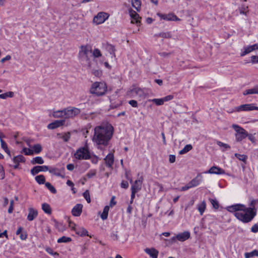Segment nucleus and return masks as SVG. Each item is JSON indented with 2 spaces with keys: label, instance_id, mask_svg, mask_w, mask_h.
<instances>
[{
  "label": "nucleus",
  "instance_id": "f704fd0d",
  "mask_svg": "<svg viewBox=\"0 0 258 258\" xmlns=\"http://www.w3.org/2000/svg\"><path fill=\"white\" fill-rule=\"evenodd\" d=\"M33 153L34 152L35 154H39L40 153L42 150L41 145L39 144H35L32 147Z\"/></svg>",
  "mask_w": 258,
  "mask_h": 258
},
{
  "label": "nucleus",
  "instance_id": "cd10ccee",
  "mask_svg": "<svg viewBox=\"0 0 258 258\" xmlns=\"http://www.w3.org/2000/svg\"><path fill=\"white\" fill-rule=\"evenodd\" d=\"M49 172L57 176H60L63 177V175L61 174L60 170L57 168H51L50 169H48Z\"/></svg>",
  "mask_w": 258,
  "mask_h": 258
},
{
  "label": "nucleus",
  "instance_id": "72a5a7b5",
  "mask_svg": "<svg viewBox=\"0 0 258 258\" xmlns=\"http://www.w3.org/2000/svg\"><path fill=\"white\" fill-rule=\"evenodd\" d=\"M244 256L245 258H250L254 256H258V250L255 249L250 252H246Z\"/></svg>",
  "mask_w": 258,
  "mask_h": 258
},
{
  "label": "nucleus",
  "instance_id": "864d4df0",
  "mask_svg": "<svg viewBox=\"0 0 258 258\" xmlns=\"http://www.w3.org/2000/svg\"><path fill=\"white\" fill-rule=\"evenodd\" d=\"M210 202L214 208L215 209L219 208V203L216 199H210Z\"/></svg>",
  "mask_w": 258,
  "mask_h": 258
},
{
  "label": "nucleus",
  "instance_id": "a19ab883",
  "mask_svg": "<svg viewBox=\"0 0 258 258\" xmlns=\"http://www.w3.org/2000/svg\"><path fill=\"white\" fill-rule=\"evenodd\" d=\"M72 240V239L70 237H66V236H62L57 239V242L58 243H62V242H70Z\"/></svg>",
  "mask_w": 258,
  "mask_h": 258
},
{
  "label": "nucleus",
  "instance_id": "3c124183",
  "mask_svg": "<svg viewBox=\"0 0 258 258\" xmlns=\"http://www.w3.org/2000/svg\"><path fill=\"white\" fill-rule=\"evenodd\" d=\"M23 152L26 155H32L33 154V151L27 148H24L23 149Z\"/></svg>",
  "mask_w": 258,
  "mask_h": 258
},
{
  "label": "nucleus",
  "instance_id": "052dcab7",
  "mask_svg": "<svg viewBox=\"0 0 258 258\" xmlns=\"http://www.w3.org/2000/svg\"><path fill=\"white\" fill-rule=\"evenodd\" d=\"M158 54L162 57H168L171 54V52L168 53V52H159Z\"/></svg>",
  "mask_w": 258,
  "mask_h": 258
},
{
  "label": "nucleus",
  "instance_id": "4d7b16f0",
  "mask_svg": "<svg viewBox=\"0 0 258 258\" xmlns=\"http://www.w3.org/2000/svg\"><path fill=\"white\" fill-rule=\"evenodd\" d=\"M128 103L133 107H138V106L137 101L135 100H131L129 101Z\"/></svg>",
  "mask_w": 258,
  "mask_h": 258
},
{
  "label": "nucleus",
  "instance_id": "0e129e2a",
  "mask_svg": "<svg viewBox=\"0 0 258 258\" xmlns=\"http://www.w3.org/2000/svg\"><path fill=\"white\" fill-rule=\"evenodd\" d=\"M252 63H258V56L253 55L251 57Z\"/></svg>",
  "mask_w": 258,
  "mask_h": 258
},
{
  "label": "nucleus",
  "instance_id": "ea45409f",
  "mask_svg": "<svg viewBox=\"0 0 258 258\" xmlns=\"http://www.w3.org/2000/svg\"><path fill=\"white\" fill-rule=\"evenodd\" d=\"M13 96L14 93L13 92L10 91L2 94H0V98L5 99L7 97H13Z\"/></svg>",
  "mask_w": 258,
  "mask_h": 258
},
{
  "label": "nucleus",
  "instance_id": "412c9836",
  "mask_svg": "<svg viewBox=\"0 0 258 258\" xmlns=\"http://www.w3.org/2000/svg\"><path fill=\"white\" fill-rule=\"evenodd\" d=\"M64 123V120H55L54 122L49 123L47 125V128L48 129L53 130L61 125H63Z\"/></svg>",
  "mask_w": 258,
  "mask_h": 258
},
{
  "label": "nucleus",
  "instance_id": "9d476101",
  "mask_svg": "<svg viewBox=\"0 0 258 258\" xmlns=\"http://www.w3.org/2000/svg\"><path fill=\"white\" fill-rule=\"evenodd\" d=\"M109 15L107 13L104 12H99L97 16L94 17L93 21L97 24L103 23L108 19Z\"/></svg>",
  "mask_w": 258,
  "mask_h": 258
},
{
  "label": "nucleus",
  "instance_id": "bf43d9fd",
  "mask_svg": "<svg viewBox=\"0 0 258 258\" xmlns=\"http://www.w3.org/2000/svg\"><path fill=\"white\" fill-rule=\"evenodd\" d=\"M247 137L248 139L252 142V143H255V139L253 135L250 134H248L247 133Z\"/></svg>",
  "mask_w": 258,
  "mask_h": 258
},
{
  "label": "nucleus",
  "instance_id": "37998d69",
  "mask_svg": "<svg viewBox=\"0 0 258 258\" xmlns=\"http://www.w3.org/2000/svg\"><path fill=\"white\" fill-rule=\"evenodd\" d=\"M206 209V203L205 202H203L200 205L198 206V210L201 215H203L204 212Z\"/></svg>",
  "mask_w": 258,
  "mask_h": 258
},
{
  "label": "nucleus",
  "instance_id": "5fc2aeb1",
  "mask_svg": "<svg viewBox=\"0 0 258 258\" xmlns=\"http://www.w3.org/2000/svg\"><path fill=\"white\" fill-rule=\"evenodd\" d=\"M250 230L253 233H257L258 232V224H254L251 227Z\"/></svg>",
  "mask_w": 258,
  "mask_h": 258
},
{
  "label": "nucleus",
  "instance_id": "7ed1b4c3",
  "mask_svg": "<svg viewBox=\"0 0 258 258\" xmlns=\"http://www.w3.org/2000/svg\"><path fill=\"white\" fill-rule=\"evenodd\" d=\"M91 53H92L91 46L86 45L81 46V49L79 53V59L82 64L88 69L91 68V62L89 57V54Z\"/></svg>",
  "mask_w": 258,
  "mask_h": 258
},
{
  "label": "nucleus",
  "instance_id": "13d9d810",
  "mask_svg": "<svg viewBox=\"0 0 258 258\" xmlns=\"http://www.w3.org/2000/svg\"><path fill=\"white\" fill-rule=\"evenodd\" d=\"M120 186L122 188L126 189L128 187V183L126 181L123 180L121 183Z\"/></svg>",
  "mask_w": 258,
  "mask_h": 258
},
{
  "label": "nucleus",
  "instance_id": "0eeeda50",
  "mask_svg": "<svg viewBox=\"0 0 258 258\" xmlns=\"http://www.w3.org/2000/svg\"><path fill=\"white\" fill-rule=\"evenodd\" d=\"M74 156L78 160H87L91 158L90 153L87 146L79 148L75 153Z\"/></svg>",
  "mask_w": 258,
  "mask_h": 258
},
{
  "label": "nucleus",
  "instance_id": "49530a36",
  "mask_svg": "<svg viewBox=\"0 0 258 258\" xmlns=\"http://www.w3.org/2000/svg\"><path fill=\"white\" fill-rule=\"evenodd\" d=\"M118 232L117 231H112L110 234V237L112 240L116 241L118 240L119 236L118 235Z\"/></svg>",
  "mask_w": 258,
  "mask_h": 258
},
{
  "label": "nucleus",
  "instance_id": "f03ea898",
  "mask_svg": "<svg viewBox=\"0 0 258 258\" xmlns=\"http://www.w3.org/2000/svg\"><path fill=\"white\" fill-rule=\"evenodd\" d=\"M113 132V127L110 124L96 126L94 129L92 141L97 146L98 149H102L108 145Z\"/></svg>",
  "mask_w": 258,
  "mask_h": 258
},
{
  "label": "nucleus",
  "instance_id": "c756f323",
  "mask_svg": "<svg viewBox=\"0 0 258 258\" xmlns=\"http://www.w3.org/2000/svg\"><path fill=\"white\" fill-rule=\"evenodd\" d=\"M216 144L219 147L223 148V149H222V151L223 152H225L227 150L230 149V146L229 145H228L227 144H225V143H222L221 141H216Z\"/></svg>",
  "mask_w": 258,
  "mask_h": 258
},
{
  "label": "nucleus",
  "instance_id": "7c9ffc66",
  "mask_svg": "<svg viewBox=\"0 0 258 258\" xmlns=\"http://www.w3.org/2000/svg\"><path fill=\"white\" fill-rule=\"evenodd\" d=\"M42 209L46 214H50L51 213V209L50 206L47 203L42 204Z\"/></svg>",
  "mask_w": 258,
  "mask_h": 258
},
{
  "label": "nucleus",
  "instance_id": "20e7f679",
  "mask_svg": "<svg viewBox=\"0 0 258 258\" xmlns=\"http://www.w3.org/2000/svg\"><path fill=\"white\" fill-rule=\"evenodd\" d=\"M107 91V85L104 82H96L92 84L90 89V93L97 96L104 95Z\"/></svg>",
  "mask_w": 258,
  "mask_h": 258
},
{
  "label": "nucleus",
  "instance_id": "2f4dec72",
  "mask_svg": "<svg viewBox=\"0 0 258 258\" xmlns=\"http://www.w3.org/2000/svg\"><path fill=\"white\" fill-rule=\"evenodd\" d=\"M109 210V207L108 206L104 207L103 211L101 215V218L103 220H106L107 218Z\"/></svg>",
  "mask_w": 258,
  "mask_h": 258
},
{
  "label": "nucleus",
  "instance_id": "e433bc0d",
  "mask_svg": "<svg viewBox=\"0 0 258 258\" xmlns=\"http://www.w3.org/2000/svg\"><path fill=\"white\" fill-rule=\"evenodd\" d=\"M106 50L110 53V54H112L114 57H115V48L113 45L110 44H107L106 46Z\"/></svg>",
  "mask_w": 258,
  "mask_h": 258
},
{
  "label": "nucleus",
  "instance_id": "4c0bfd02",
  "mask_svg": "<svg viewBox=\"0 0 258 258\" xmlns=\"http://www.w3.org/2000/svg\"><path fill=\"white\" fill-rule=\"evenodd\" d=\"M149 101L152 102L157 105H163L164 103L163 98L159 99L155 98L153 99H150L149 100Z\"/></svg>",
  "mask_w": 258,
  "mask_h": 258
},
{
  "label": "nucleus",
  "instance_id": "6ab92c4d",
  "mask_svg": "<svg viewBox=\"0 0 258 258\" xmlns=\"http://www.w3.org/2000/svg\"><path fill=\"white\" fill-rule=\"evenodd\" d=\"M158 15L162 19L167 21H177L179 20V19L178 17L174 15L172 13L168 14H162L160 13H158Z\"/></svg>",
  "mask_w": 258,
  "mask_h": 258
},
{
  "label": "nucleus",
  "instance_id": "1a4fd4ad",
  "mask_svg": "<svg viewBox=\"0 0 258 258\" xmlns=\"http://www.w3.org/2000/svg\"><path fill=\"white\" fill-rule=\"evenodd\" d=\"M236 110L237 111H251L253 110H258V107L255 106L254 104H245L241 105L239 106H237L236 108Z\"/></svg>",
  "mask_w": 258,
  "mask_h": 258
},
{
  "label": "nucleus",
  "instance_id": "f257e3e1",
  "mask_svg": "<svg viewBox=\"0 0 258 258\" xmlns=\"http://www.w3.org/2000/svg\"><path fill=\"white\" fill-rule=\"evenodd\" d=\"M258 203V200H252L249 204L250 207L247 208L244 205L237 204L227 207V210L239 221L244 223L250 222L256 215V210L254 207Z\"/></svg>",
  "mask_w": 258,
  "mask_h": 258
},
{
  "label": "nucleus",
  "instance_id": "f8f14e48",
  "mask_svg": "<svg viewBox=\"0 0 258 258\" xmlns=\"http://www.w3.org/2000/svg\"><path fill=\"white\" fill-rule=\"evenodd\" d=\"M72 225H75V224L72 222H69V226L72 227V229L74 230L76 232V233L81 236H84L86 235L89 236L88 231L85 229L84 228L81 227L79 228H76L73 227Z\"/></svg>",
  "mask_w": 258,
  "mask_h": 258
},
{
  "label": "nucleus",
  "instance_id": "2eb2a0df",
  "mask_svg": "<svg viewBox=\"0 0 258 258\" xmlns=\"http://www.w3.org/2000/svg\"><path fill=\"white\" fill-rule=\"evenodd\" d=\"M143 181V177L142 176L140 177L139 179L136 180L134 183L132 185L131 190L136 192L140 191L142 188Z\"/></svg>",
  "mask_w": 258,
  "mask_h": 258
},
{
  "label": "nucleus",
  "instance_id": "dca6fc26",
  "mask_svg": "<svg viewBox=\"0 0 258 258\" xmlns=\"http://www.w3.org/2000/svg\"><path fill=\"white\" fill-rule=\"evenodd\" d=\"M13 161L15 163L13 166L14 169H16L19 168L20 163H25L26 161L25 158L22 155H19L14 157Z\"/></svg>",
  "mask_w": 258,
  "mask_h": 258
},
{
  "label": "nucleus",
  "instance_id": "de8ad7c7",
  "mask_svg": "<svg viewBox=\"0 0 258 258\" xmlns=\"http://www.w3.org/2000/svg\"><path fill=\"white\" fill-rule=\"evenodd\" d=\"M92 54L93 56L95 58L99 57L102 55L100 50L98 48L94 49Z\"/></svg>",
  "mask_w": 258,
  "mask_h": 258
},
{
  "label": "nucleus",
  "instance_id": "e2e57ef3",
  "mask_svg": "<svg viewBox=\"0 0 258 258\" xmlns=\"http://www.w3.org/2000/svg\"><path fill=\"white\" fill-rule=\"evenodd\" d=\"M173 98V96L172 95H167V96H165V97L163 98L164 102L170 101V100H172Z\"/></svg>",
  "mask_w": 258,
  "mask_h": 258
},
{
  "label": "nucleus",
  "instance_id": "9b49d317",
  "mask_svg": "<svg viewBox=\"0 0 258 258\" xmlns=\"http://www.w3.org/2000/svg\"><path fill=\"white\" fill-rule=\"evenodd\" d=\"M190 237V233L188 231H185L176 235V236L171 238L172 241H175L176 239L180 241H184Z\"/></svg>",
  "mask_w": 258,
  "mask_h": 258
},
{
  "label": "nucleus",
  "instance_id": "8fccbe9b",
  "mask_svg": "<svg viewBox=\"0 0 258 258\" xmlns=\"http://www.w3.org/2000/svg\"><path fill=\"white\" fill-rule=\"evenodd\" d=\"M45 250L49 254L52 255H54V256H58V253L57 252H54L53 250H52V249L50 247H46L45 248Z\"/></svg>",
  "mask_w": 258,
  "mask_h": 258
},
{
  "label": "nucleus",
  "instance_id": "680f3d73",
  "mask_svg": "<svg viewBox=\"0 0 258 258\" xmlns=\"http://www.w3.org/2000/svg\"><path fill=\"white\" fill-rule=\"evenodd\" d=\"M14 201L13 200H11V202H10V207H9V208L8 209V213L11 214L13 212V205H14Z\"/></svg>",
  "mask_w": 258,
  "mask_h": 258
},
{
  "label": "nucleus",
  "instance_id": "aec40b11",
  "mask_svg": "<svg viewBox=\"0 0 258 258\" xmlns=\"http://www.w3.org/2000/svg\"><path fill=\"white\" fill-rule=\"evenodd\" d=\"M38 216L37 210L33 208H29L28 209V214L27 216V220L29 221H33Z\"/></svg>",
  "mask_w": 258,
  "mask_h": 258
},
{
  "label": "nucleus",
  "instance_id": "b1692460",
  "mask_svg": "<svg viewBox=\"0 0 258 258\" xmlns=\"http://www.w3.org/2000/svg\"><path fill=\"white\" fill-rule=\"evenodd\" d=\"M106 165L109 168H112V165L114 163V156L112 153L108 154L104 158Z\"/></svg>",
  "mask_w": 258,
  "mask_h": 258
},
{
  "label": "nucleus",
  "instance_id": "c03bdc74",
  "mask_svg": "<svg viewBox=\"0 0 258 258\" xmlns=\"http://www.w3.org/2000/svg\"><path fill=\"white\" fill-rule=\"evenodd\" d=\"M252 51H253V49L251 48L250 45L246 47H244V51L243 52H242L241 53V56H244L245 55L249 53V52H251Z\"/></svg>",
  "mask_w": 258,
  "mask_h": 258
},
{
  "label": "nucleus",
  "instance_id": "ddd939ff",
  "mask_svg": "<svg viewBox=\"0 0 258 258\" xmlns=\"http://www.w3.org/2000/svg\"><path fill=\"white\" fill-rule=\"evenodd\" d=\"M130 15L132 19L131 23L139 25L141 23L140 19H141L139 15L135 11L131 10L130 11Z\"/></svg>",
  "mask_w": 258,
  "mask_h": 258
},
{
  "label": "nucleus",
  "instance_id": "69168bd1",
  "mask_svg": "<svg viewBox=\"0 0 258 258\" xmlns=\"http://www.w3.org/2000/svg\"><path fill=\"white\" fill-rule=\"evenodd\" d=\"M1 147L4 150L8 149L7 144L3 139H1Z\"/></svg>",
  "mask_w": 258,
  "mask_h": 258
},
{
  "label": "nucleus",
  "instance_id": "423d86ee",
  "mask_svg": "<svg viewBox=\"0 0 258 258\" xmlns=\"http://www.w3.org/2000/svg\"><path fill=\"white\" fill-rule=\"evenodd\" d=\"M203 177L202 173H198L194 178H193L185 186H182L180 189V191H185L189 188L198 186L203 181Z\"/></svg>",
  "mask_w": 258,
  "mask_h": 258
},
{
  "label": "nucleus",
  "instance_id": "473e14b6",
  "mask_svg": "<svg viewBox=\"0 0 258 258\" xmlns=\"http://www.w3.org/2000/svg\"><path fill=\"white\" fill-rule=\"evenodd\" d=\"M192 148V147L190 144L186 145L181 150L179 151V153L180 155L185 154L191 150Z\"/></svg>",
  "mask_w": 258,
  "mask_h": 258
},
{
  "label": "nucleus",
  "instance_id": "a18cd8bd",
  "mask_svg": "<svg viewBox=\"0 0 258 258\" xmlns=\"http://www.w3.org/2000/svg\"><path fill=\"white\" fill-rule=\"evenodd\" d=\"M45 186L52 193L55 194L56 190L53 186H52L49 182L45 183Z\"/></svg>",
  "mask_w": 258,
  "mask_h": 258
},
{
  "label": "nucleus",
  "instance_id": "f3484780",
  "mask_svg": "<svg viewBox=\"0 0 258 258\" xmlns=\"http://www.w3.org/2000/svg\"><path fill=\"white\" fill-rule=\"evenodd\" d=\"M205 173L215 174H224L225 172L223 169L216 166H213L210 169L205 172Z\"/></svg>",
  "mask_w": 258,
  "mask_h": 258
},
{
  "label": "nucleus",
  "instance_id": "4468645a",
  "mask_svg": "<svg viewBox=\"0 0 258 258\" xmlns=\"http://www.w3.org/2000/svg\"><path fill=\"white\" fill-rule=\"evenodd\" d=\"M130 92L133 96L137 95L141 98H145L146 96V93L144 90L139 87H133Z\"/></svg>",
  "mask_w": 258,
  "mask_h": 258
},
{
  "label": "nucleus",
  "instance_id": "4be33fe9",
  "mask_svg": "<svg viewBox=\"0 0 258 258\" xmlns=\"http://www.w3.org/2000/svg\"><path fill=\"white\" fill-rule=\"evenodd\" d=\"M83 205L80 204H77L72 209V213L74 216H79L82 212Z\"/></svg>",
  "mask_w": 258,
  "mask_h": 258
},
{
  "label": "nucleus",
  "instance_id": "603ef678",
  "mask_svg": "<svg viewBox=\"0 0 258 258\" xmlns=\"http://www.w3.org/2000/svg\"><path fill=\"white\" fill-rule=\"evenodd\" d=\"M96 174V170H90L86 175V177H87L88 178H92V177L94 176Z\"/></svg>",
  "mask_w": 258,
  "mask_h": 258
},
{
  "label": "nucleus",
  "instance_id": "bb28decb",
  "mask_svg": "<svg viewBox=\"0 0 258 258\" xmlns=\"http://www.w3.org/2000/svg\"><path fill=\"white\" fill-rule=\"evenodd\" d=\"M44 160L41 157L37 156L33 158V159L31 161V163L33 165L36 164H42L44 163Z\"/></svg>",
  "mask_w": 258,
  "mask_h": 258
},
{
  "label": "nucleus",
  "instance_id": "79ce46f5",
  "mask_svg": "<svg viewBox=\"0 0 258 258\" xmlns=\"http://www.w3.org/2000/svg\"><path fill=\"white\" fill-rule=\"evenodd\" d=\"M235 156L240 161H242L243 162H245L247 159V156L245 155H244V154H239L238 153H235Z\"/></svg>",
  "mask_w": 258,
  "mask_h": 258
},
{
  "label": "nucleus",
  "instance_id": "338daca9",
  "mask_svg": "<svg viewBox=\"0 0 258 258\" xmlns=\"http://www.w3.org/2000/svg\"><path fill=\"white\" fill-rule=\"evenodd\" d=\"M20 237L21 238V239L24 240H26V238H27V235L26 234V233L25 232H22L20 234Z\"/></svg>",
  "mask_w": 258,
  "mask_h": 258
},
{
  "label": "nucleus",
  "instance_id": "774afa93",
  "mask_svg": "<svg viewBox=\"0 0 258 258\" xmlns=\"http://www.w3.org/2000/svg\"><path fill=\"white\" fill-rule=\"evenodd\" d=\"M175 156L174 155H170L169 156V161L170 163H173L175 161Z\"/></svg>",
  "mask_w": 258,
  "mask_h": 258
},
{
  "label": "nucleus",
  "instance_id": "a878e982",
  "mask_svg": "<svg viewBox=\"0 0 258 258\" xmlns=\"http://www.w3.org/2000/svg\"><path fill=\"white\" fill-rule=\"evenodd\" d=\"M52 115L55 118L63 117L65 118L64 108L62 110L54 111Z\"/></svg>",
  "mask_w": 258,
  "mask_h": 258
},
{
  "label": "nucleus",
  "instance_id": "c9c22d12",
  "mask_svg": "<svg viewBox=\"0 0 258 258\" xmlns=\"http://www.w3.org/2000/svg\"><path fill=\"white\" fill-rule=\"evenodd\" d=\"M37 182L39 184H42L45 183V178L43 175H37L35 178Z\"/></svg>",
  "mask_w": 258,
  "mask_h": 258
},
{
  "label": "nucleus",
  "instance_id": "6e6d98bb",
  "mask_svg": "<svg viewBox=\"0 0 258 258\" xmlns=\"http://www.w3.org/2000/svg\"><path fill=\"white\" fill-rule=\"evenodd\" d=\"M62 138L64 142H68L70 139V134L69 133H66L62 136Z\"/></svg>",
  "mask_w": 258,
  "mask_h": 258
},
{
  "label": "nucleus",
  "instance_id": "39448f33",
  "mask_svg": "<svg viewBox=\"0 0 258 258\" xmlns=\"http://www.w3.org/2000/svg\"><path fill=\"white\" fill-rule=\"evenodd\" d=\"M232 127L235 130V141L237 142H241L247 138V132L245 129L235 124L232 125Z\"/></svg>",
  "mask_w": 258,
  "mask_h": 258
},
{
  "label": "nucleus",
  "instance_id": "a211bd4d",
  "mask_svg": "<svg viewBox=\"0 0 258 258\" xmlns=\"http://www.w3.org/2000/svg\"><path fill=\"white\" fill-rule=\"evenodd\" d=\"M47 170H48V166H36L31 169V173L33 175H35L41 171H46Z\"/></svg>",
  "mask_w": 258,
  "mask_h": 258
},
{
  "label": "nucleus",
  "instance_id": "393cba45",
  "mask_svg": "<svg viewBox=\"0 0 258 258\" xmlns=\"http://www.w3.org/2000/svg\"><path fill=\"white\" fill-rule=\"evenodd\" d=\"M253 94H258V86H256L251 89L246 90L243 93L244 95Z\"/></svg>",
  "mask_w": 258,
  "mask_h": 258
},
{
  "label": "nucleus",
  "instance_id": "6e6552de",
  "mask_svg": "<svg viewBox=\"0 0 258 258\" xmlns=\"http://www.w3.org/2000/svg\"><path fill=\"white\" fill-rule=\"evenodd\" d=\"M81 112V110L75 107L69 106L64 108L65 118H73Z\"/></svg>",
  "mask_w": 258,
  "mask_h": 258
},
{
  "label": "nucleus",
  "instance_id": "c85d7f7f",
  "mask_svg": "<svg viewBox=\"0 0 258 258\" xmlns=\"http://www.w3.org/2000/svg\"><path fill=\"white\" fill-rule=\"evenodd\" d=\"M132 5L138 12H140L141 6V2L140 0H132Z\"/></svg>",
  "mask_w": 258,
  "mask_h": 258
},
{
  "label": "nucleus",
  "instance_id": "5701e85b",
  "mask_svg": "<svg viewBox=\"0 0 258 258\" xmlns=\"http://www.w3.org/2000/svg\"><path fill=\"white\" fill-rule=\"evenodd\" d=\"M145 252L149 254L152 258H157L158 255V251L154 248H146L145 249Z\"/></svg>",
  "mask_w": 258,
  "mask_h": 258
},
{
  "label": "nucleus",
  "instance_id": "58836bf2",
  "mask_svg": "<svg viewBox=\"0 0 258 258\" xmlns=\"http://www.w3.org/2000/svg\"><path fill=\"white\" fill-rule=\"evenodd\" d=\"M156 36L161 37L163 38H170L172 35L170 32H161L158 34L155 35Z\"/></svg>",
  "mask_w": 258,
  "mask_h": 258
},
{
  "label": "nucleus",
  "instance_id": "09e8293b",
  "mask_svg": "<svg viewBox=\"0 0 258 258\" xmlns=\"http://www.w3.org/2000/svg\"><path fill=\"white\" fill-rule=\"evenodd\" d=\"M83 197L86 199L87 202L88 203H90L91 202V199L90 197V194L88 190H86L84 193H83Z\"/></svg>",
  "mask_w": 258,
  "mask_h": 258
}]
</instances>
